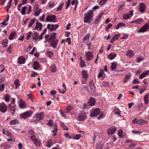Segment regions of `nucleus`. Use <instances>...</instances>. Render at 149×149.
Returning <instances> with one entry per match:
<instances>
[{
  "mask_svg": "<svg viewBox=\"0 0 149 149\" xmlns=\"http://www.w3.org/2000/svg\"><path fill=\"white\" fill-rule=\"evenodd\" d=\"M52 120L50 119L49 120L48 122L47 123V125L49 126H51L52 125Z\"/></svg>",
  "mask_w": 149,
  "mask_h": 149,
  "instance_id": "61",
  "label": "nucleus"
},
{
  "mask_svg": "<svg viewBox=\"0 0 149 149\" xmlns=\"http://www.w3.org/2000/svg\"><path fill=\"white\" fill-rule=\"evenodd\" d=\"M139 11L140 12L143 13L145 11L146 6L143 3H140L139 5Z\"/></svg>",
  "mask_w": 149,
  "mask_h": 149,
  "instance_id": "13",
  "label": "nucleus"
},
{
  "mask_svg": "<svg viewBox=\"0 0 149 149\" xmlns=\"http://www.w3.org/2000/svg\"><path fill=\"white\" fill-rule=\"evenodd\" d=\"M42 25L41 23L39 22L38 21H37L36 24L35 28L34 29H39L41 30L42 28Z\"/></svg>",
  "mask_w": 149,
  "mask_h": 149,
  "instance_id": "17",
  "label": "nucleus"
},
{
  "mask_svg": "<svg viewBox=\"0 0 149 149\" xmlns=\"http://www.w3.org/2000/svg\"><path fill=\"white\" fill-rule=\"evenodd\" d=\"M116 130V127H115L112 126L108 129L107 131L109 135L112 134L115 132Z\"/></svg>",
  "mask_w": 149,
  "mask_h": 149,
  "instance_id": "16",
  "label": "nucleus"
},
{
  "mask_svg": "<svg viewBox=\"0 0 149 149\" xmlns=\"http://www.w3.org/2000/svg\"><path fill=\"white\" fill-rule=\"evenodd\" d=\"M40 65L39 63L36 61L34 62L33 69L36 70L38 69L40 67Z\"/></svg>",
  "mask_w": 149,
  "mask_h": 149,
  "instance_id": "23",
  "label": "nucleus"
},
{
  "mask_svg": "<svg viewBox=\"0 0 149 149\" xmlns=\"http://www.w3.org/2000/svg\"><path fill=\"white\" fill-rule=\"evenodd\" d=\"M89 86L90 89L93 92H95V87L94 86V83L92 79H91L89 83Z\"/></svg>",
  "mask_w": 149,
  "mask_h": 149,
  "instance_id": "15",
  "label": "nucleus"
},
{
  "mask_svg": "<svg viewBox=\"0 0 149 149\" xmlns=\"http://www.w3.org/2000/svg\"><path fill=\"white\" fill-rule=\"evenodd\" d=\"M120 36L119 34H115L114 36L112 38L115 41L116 40L118 39V37Z\"/></svg>",
  "mask_w": 149,
  "mask_h": 149,
  "instance_id": "46",
  "label": "nucleus"
},
{
  "mask_svg": "<svg viewBox=\"0 0 149 149\" xmlns=\"http://www.w3.org/2000/svg\"><path fill=\"white\" fill-rule=\"evenodd\" d=\"M28 133L31 136L34 135V132L31 129L29 130Z\"/></svg>",
  "mask_w": 149,
  "mask_h": 149,
  "instance_id": "64",
  "label": "nucleus"
},
{
  "mask_svg": "<svg viewBox=\"0 0 149 149\" xmlns=\"http://www.w3.org/2000/svg\"><path fill=\"white\" fill-rule=\"evenodd\" d=\"M52 140L50 139L47 142V146L48 148L50 147L52 145Z\"/></svg>",
  "mask_w": 149,
  "mask_h": 149,
  "instance_id": "37",
  "label": "nucleus"
},
{
  "mask_svg": "<svg viewBox=\"0 0 149 149\" xmlns=\"http://www.w3.org/2000/svg\"><path fill=\"white\" fill-rule=\"evenodd\" d=\"M64 4V3H62L61 4H60L59 6L57 8V10L59 11L61 10Z\"/></svg>",
  "mask_w": 149,
  "mask_h": 149,
  "instance_id": "55",
  "label": "nucleus"
},
{
  "mask_svg": "<svg viewBox=\"0 0 149 149\" xmlns=\"http://www.w3.org/2000/svg\"><path fill=\"white\" fill-rule=\"evenodd\" d=\"M32 114V112L31 111H29L23 113L21 114L20 116L21 118L25 119L31 116Z\"/></svg>",
  "mask_w": 149,
  "mask_h": 149,
  "instance_id": "2",
  "label": "nucleus"
},
{
  "mask_svg": "<svg viewBox=\"0 0 149 149\" xmlns=\"http://www.w3.org/2000/svg\"><path fill=\"white\" fill-rule=\"evenodd\" d=\"M72 108L71 105H69L66 108V111L67 112V113L68 114H69V113H68V112L72 110Z\"/></svg>",
  "mask_w": 149,
  "mask_h": 149,
  "instance_id": "52",
  "label": "nucleus"
},
{
  "mask_svg": "<svg viewBox=\"0 0 149 149\" xmlns=\"http://www.w3.org/2000/svg\"><path fill=\"white\" fill-rule=\"evenodd\" d=\"M102 85L105 87H108L109 86V84L108 81H104L102 82Z\"/></svg>",
  "mask_w": 149,
  "mask_h": 149,
  "instance_id": "57",
  "label": "nucleus"
},
{
  "mask_svg": "<svg viewBox=\"0 0 149 149\" xmlns=\"http://www.w3.org/2000/svg\"><path fill=\"white\" fill-rule=\"evenodd\" d=\"M93 12L91 10H89L85 14L84 21L85 23H90L92 20Z\"/></svg>",
  "mask_w": 149,
  "mask_h": 149,
  "instance_id": "1",
  "label": "nucleus"
},
{
  "mask_svg": "<svg viewBox=\"0 0 149 149\" xmlns=\"http://www.w3.org/2000/svg\"><path fill=\"white\" fill-rule=\"evenodd\" d=\"M19 122L17 119H15L11 120L9 122V124L11 125H15L17 124H19Z\"/></svg>",
  "mask_w": 149,
  "mask_h": 149,
  "instance_id": "26",
  "label": "nucleus"
},
{
  "mask_svg": "<svg viewBox=\"0 0 149 149\" xmlns=\"http://www.w3.org/2000/svg\"><path fill=\"white\" fill-rule=\"evenodd\" d=\"M85 57L87 61H89L93 58V53L89 51L85 54Z\"/></svg>",
  "mask_w": 149,
  "mask_h": 149,
  "instance_id": "10",
  "label": "nucleus"
},
{
  "mask_svg": "<svg viewBox=\"0 0 149 149\" xmlns=\"http://www.w3.org/2000/svg\"><path fill=\"white\" fill-rule=\"evenodd\" d=\"M46 54L47 56L50 58L52 57L54 55L53 53L51 51H48L47 52Z\"/></svg>",
  "mask_w": 149,
  "mask_h": 149,
  "instance_id": "47",
  "label": "nucleus"
},
{
  "mask_svg": "<svg viewBox=\"0 0 149 149\" xmlns=\"http://www.w3.org/2000/svg\"><path fill=\"white\" fill-rule=\"evenodd\" d=\"M27 9V7L26 6H24L22 8V10L21 12V13L22 15H25L26 10Z\"/></svg>",
  "mask_w": 149,
  "mask_h": 149,
  "instance_id": "43",
  "label": "nucleus"
},
{
  "mask_svg": "<svg viewBox=\"0 0 149 149\" xmlns=\"http://www.w3.org/2000/svg\"><path fill=\"white\" fill-rule=\"evenodd\" d=\"M63 87V91H61V89H58V91L59 92L62 94H64L65 93L66 91V86L64 83H63L62 85Z\"/></svg>",
  "mask_w": 149,
  "mask_h": 149,
  "instance_id": "27",
  "label": "nucleus"
},
{
  "mask_svg": "<svg viewBox=\"0 0 149 149\" xmlns=\"http://www.w3.org/2000/svg\"><path fill=\"white\" fill-rule=\"evenodd\" d=\"M61 125L64 129L65 130H67L68 129V128L67 126L65 125L63 123H61Z\"/></svg>",
  "mask_w": 149,
  "mask_h": 149,
  "instance_id": "51",
  "label": "nucleus"
},
{
  "mask_svg": "<svg viewBox=\"0 0 149 149\" xmlns=\"http://www.w3.org/2000/svg\"><path fill=\"white\" fill-rule=\"evenodd\" d=\"M103 14L102 13L100 14L96 17L95 21V23L97 24L98 23V22L99 21L100 18L102 17V15Z\"/></svg>",
  "mask_w": 149,
  "mask_h": 149,
  "instance_id": "30",
  "label": "nucleus"
},
{
  "mask_svg": "<svg viewBox=\"0 0 149 149\" xmlns=\"http://www.w3.org/2000/svg\"><path fill=\"white\" fill-rule=\"evenodd\" d=\"M149 28V24L148 23H146L143 25L141 29L138 31L137 32L139 33H143L147 31L148 29Z\"/></svg>",
  "mask_w": 149,
  "mask_h": 149,
  "instance_id": "4",
  "label": "nucleus"
},
{
  "mask_svg": "<svg viewBox=\"0 0 149 149\" xmlns=\"http://www.w3.org/2000/svg\"><path fill=\"white\" fill-rule=\"evenodd\" d=\"M33 39L37 41L38 38V34L37 33H35L33 35H32Z\"/></svg>",
  "mask_w": 149,
  "mask_h": 149,
  "instance_id": "31",
  "label": "nucleus"
},
{
  "mask_svg": "<svg viewBox=\"0 0 149 149\" xmlns=\"http://www.w3.org/2000/svg\"><path fill=\"white\" fill-rule=\"evenodd\" d=\"M143 19L141 18H139L136 19L135 20L133 21H132L130 22L131 23H135L137 24H140L142 22H143Z\"/></svg>",
  "mask_w": 149,
  "mask_h": 149,
  "instance_id": "21",
  "label": "nucleus"
},
{
  "mask_svg": "<svg viewBox=\"0 0 149 149\" xmlns=\"http://www.w3.org/2000/svg\"><path fill=\"white\" fill-rule=\"evenodd\" d=\"M19 106L20 107L21 109L24 108L26 106L25 102L22 99L20 100Z\"/></svg>",
  "mask_w": 149,
  "mask_h": 149,
  "instance_id": "18",
  "label": "nucleus"
},
{
  "mask_svg": "<svg viewBox=\"0 0 149 149\" xmlns=\"http://www.w3.org/2000/svg\"><path fill=\"white\" fill-rule=\"evenodd\" d=\"M25 58L21 56L18 58V63L20 64H24L25 63Z\"/></svg>",
  "mask_w": 149,
  "mask_h": 149,
  "instance_id": "20",
  "label": "nucleus"
},
{
  "mask_svg": "<svg viewBox=\"0 0 149 149\" xmlns=\"http://www.w3.org/2000/svg\"><path fill=\"white\" fill-rule=\"evenodd\" d=\"M131 17V16L130 15L129 13H127L124 16L123 19L125 20H126L129 18Z\"/></svg>",
  "mask_w": 149,
  "mask_h": 149,
  "instance_id": "49",
  "label": "nucleus"
},
{
  "mask_svg": "<svg viewBox=\"0 0 149 149\" xmlns=\"http://www.w3.org/2000/svg\"><path fill=\"white\" fill-rule=\"evenodd\" d=\"M134 55L133 52L131 50H129L126 54V55L128 57H131Z\"/></svg>",
  "mask_w": 149,
  "mask_h": 149,
  "instance_id": "25",
  "label": "nucleus"
},
{
  "mask_svg": "<svg viewBox=\"0 0 149 149\" xmlns=\"http://www.w3.org/2000/svg\"><path fill=\"white\" fill-rule=\"evenodd\" d=\"M10 98L9 95H6L5 97V101L7 102H9L10 101Z\"/></svg>",
  "mask_w": 149,
  "mask_h": 149,
  "instance_id": "59",
  "label": "nucleus"
},
{
  "mask_svg": "<svg viewBox=\"0 0 149 149\" xmlns=\"http://www.w3.org/2000/svg\"><path fill=\"white\" fill-rule=\"evenodd\" d=\"M148 96L147 95H145L144 97V101L145 102V105L148 104Z\"/></svg>",
  "mask_w": 149,
  "mask_h": 149,
  "instance_id": "40",
  "label": "nucleus"
},
{
  "mask_svg": "<svg viewBox=\"0 0 149 149\" xmlns=\"http://www.w3.org/2000/svg\"><path fill=\"white\" fill-rule=\"evenodd\" d=\"M53 130L52 131V132L53 133L56 132L58 130L57 124L56 123L54 124L53 125Z\"/></svg>",
  "mask_w": 149,
  "mask_h": 149,
  "instance_id": "38",
  "label": "nucleus"
},
{
  "mask_svg": "<svg viewBox=\"0 0 149 149\" xmlns=\"http://www.w3.org/2000/svg\"><path fill=\"white\" fill-rule=\"evenodd\" d=\"M56 33H52L49 38L47 40V42H50L52 41L55 40L56 38Z\"/></svg>",
  "mask_w": 149,
  "mask_h": 149,
  "instance_id": "9",
  "label": "nucleus"
},
{
  "mask_svg": "<svg viewBox=\"0 0 149 149\" xmlns=\"http://www.w3.org/2000/svg\"><path fill=\"white\" fill-rule=\"evenodd\" d=\"M118 135L120 138H123V130L120 129L118 131Z\"/></svg>",
  "mask_w": 149,
  "mask_h": 149,
  "instance_id": "33",
  "label": "nucleus"
},
{
  "mask_svg": "<svg viewBox=\"0 0 149 149\" xmlns=\"http://www.w3.org/2000/svg\"><path fill=\"white\" fill-rule=\"evenodd\" d=\"M30 138L32 140L33 142H34L36 140V138L35 136L34 135L32 136H30Z\"/></svg>",
  "mask_w": 149,
  "mask_h": 149,
  "instance_id": "62",
  "label": "nucleus"
},
{
  "mask_svg": "<svg viewBox=\"0 0 149 149\" xmlns=\"http://www.w3.org/2000/svg\"><path fill=\"white\" fill-rule=\"evenodd\" d=\"M10 148V146L8 144H5L3 146V149H8Z\"/></svg>",
  "mask_w": 149,
  "mask_h": 149,
  "instance_id": "63",
  "label": "nucleus"
},
{
  "mask_svg": "<svg viewBox=\"0 0 149 149\" xmlns=\"http://www.w3.org/2000/svg\"><path fill=\"white\" fill-rule=\"evenodd\" d=\"M58 42V40L56 39L55 40L52 41L51 43V45L54 49L56 48Z\"/></svg>",
  "mask_w": 149,
  "mask_h": 149,
  "instance_id": "19",
  "label": "nucleus"
},
{
  "mask_svg": "<svg viewBox=\"0 0 149 149\" xmlns=\"http://www.w3.org/2000/svg\"><path fill=\"white\" fill-rule=\"evenodd\" d=\"M12 45L11 44L10 45L8 48L6 50V52L9 54H10L12 53V52L11 51V49L12 48Z\"/></svg>",
  "mask_w": 149,
  "mask_h": 149,
  "instance_id": "45",
  "label": "nucleus"
},
{
  "mask_svg": "<svg viewBox=\"0 0 149 149\" xmlns=\"http://www.w3.org/2000/svg\"><path fill=\"white\" fill-rule=\"evenodd\" d=\"M8 43V40L7 39H6L3 40L1 42V44L3 45V47H6L7 45H6Z\"/></svg>",
  "mask_w": 149,
  "mask_h": 149,
  "instance_id": "34",
  "label": "nucleus"
},
{
  "mask_svg": "<svg viewBox=\"0 0 149 149\" xmlns=\"http://www.w3.org/2000/svg\"><path fill=\"white\" fill-rule=\"evenodd\" d=\"M146 76L144 74L143 72L139 76V78L140 79H142L145 77Z\"/></svg>",
  "mask_w": 149,
  "mask_h": 149,
  "instance_id": "60",
  "label": "nucleus"
},
{
  "mask_svg": "<svg viewBox=\"0 0 149 149\" xmlns=\"http://www.w3.org/2000/svg\"><path fill=\"white\" fill-rule=\"evenodd\" d=\"M95 100L93 97H91L88 102V104L91 106H94L95 105Z\"/></svg>",
  "mask_w": 149,
  "mask_h": 149,
  "instance_id": "14",
  "label": "nucleus"
},
{
  "mask_svg": "<svg viewBox=\"0 0 149 149\" xmlns=\"http://www.w3.org/2000/svg\"><path fill=\"white\" fill-rule=\"evenodd\" d=\"M56 20V16L55 15H48L47 17L46 21L47 22H55Z\"/></svg>",
  "mask_w": 149,
  "mask_h": 149,
  "instance_id": "5",
  "label": "nucleus"
},
{
  "mask_svg": "<svg viewBox=\"0 0 149 149\" xmlns=\"http://www.w3.org/2000/svg\"><path fill=\"white\" fill-rule=\"evenodd\" d=\"M36 21V19H31L30 22L29 23L28 25V27L29 28L31 27V26L33 24V23H34Z\"/></svg>",
  "mask_w": 149,
  "mask_h": 149,
  "instance_id": "42",
  "label": "nucleus"
},
{
  "mask_svg": "<svg viewBox=\"0 0 149 149\" xmlns=\"http://www.w3.org/2000/svg\"><path fill=\"white\" fill-rule=\"evenodd\" d=\"M86 117V113L84 111H82L81 113L79 115V116L78 118V120L79 121H81L84 120Z\"/></svg>",
  "mask_w": 149,
  "mask_h": 149,
  "instance_id": "11",
  "label": "nucleus"
},
{
  "mask_svg": "<svg viewBox=\"0 0 149 149\" xmlns=\"http://www.w3.org/2000/svg\"><path fill=\"white\" fill-rule=\"evenodd\" d=\"M117 67L116 64L115 63L112 62L111 64V68L112 70H113Z\"/></svg>",
  "mask_w": 149,
  "mask_h": 149,
  "instance_id": "39",
  "label": "nucleus"
},
{
  "mask_svg": "<svg viewBox=\"0 0 149 149\" xmlns=\"http://www.w3.org/2000/svg\"><path fill=\"white\" fill-rule=\"evenodd\" d=\"M7 106L4 103H0V111L2 113L5 112L7 111Z\"/></svg>",
  "mask_w": 149,
  "mask_h": 149,
  "instance_id": "8",
  "label": "nucleus"
},
{
  "mask_svg": "<svg viewBox=\"0 0 149 149\" xmlns=\"http://www.w3.org/2000/svg\"><path fill=\"white\" fill-rule=\"evenodd\" d=\"M87 72L86 70H83L82 71L81 75L82 77L84 79H87L88 76V74H87Z\"/></svg>",
  "mask_w": 149,
  "mask_h": 149,
  "instance_id": "24",
  "label": "nucleus"
},
{
  "mask_svg": "<svg viewBox=\"0 0 149 149\" xmlns=\"http://www.w3.org/2000/svg\"><path fill=\"white\" fill-rule=\"evenodd\" d=\"M48 7L50 8L54 5V3L53 1H50L48 3Z\"/></svg>",
  "mask_w": 149,
  "mask_h": 149,
  "instance_id": "54",
  "label": "nucleus"
},
{
  "mask_svg": "<svg viewBox=\"0 0 149 149\" xmlns=\"http://www.w3.org/2000/svg\"><path fill=\"white\" fill-rule=\"evenodd\" d=\"M116 55V54L113 53H111L108 55V56L109 57L110 59L112 60L115 57Z\"/></svg>",
  "mask_w": 149,
  "mask_h": 149,
  "instance_id": "35",
  "label": "nucleus"
},
{
  "mask_svg": "<svg viewBox=\"0 0 149 149\" xmlns=\"http://www.w3.org/2000/svg\"><path fill=\"white\" fill-rule=\"evenodd\" d=\"M90 35L89 33H88L87 34L86 36H85L84 38L83 39V41L84 42H85L86 41H88L89 39V37Z\"/></svg>",
  "mask_w": 149,
  "mask_h": 149,
  "instance_id": "41",
  "label": "nucleus"
},
{
  "mask_svg": "<svg viewBox=\"0 0 149 149\" xmlns=\"http://www.w3.org/2000/svg\"><path fill=\"white\" fill-rule=\"evenodd\" d=\"M33 143L37 146H40L41 144V143L40 141L36 139Z\"/></svg>",
  "mask_w": 149,
  "mask_h": 149,
  "instance_id": "32",
  "label": "nucleus"
},
{
  "mask_svg": "<svg viewBox=\"0 0 149 149\" xmlns=\"http://www.w3.org/2000/svg\"><path fill=\"white\" fill-rule=\"evenodd\" d=\"M16 35V32L15 31L14 32H12L10 33V35L9 36V39L10 40H11L13 39V37L15 36Z\"/></svg>",
  "mask_w": 149,
  "mask_h": 149,
  "instance_id": "29",
  "label": "nucleus"
},
{
  "mask_svg": "<svg viewBox=\"0 0 149 149\" xmlns=\"http://www.w3.org/2000/svg\"><path fill=\"white\" fill-rule=\"evenodd\" d=\"M33 8L34 10L33 15L36 17H38L42 12V9L40 8L38 6H36Z\"/></svg>",
  "mask_w": 149,
  "mask_h": 149,
  "instance_id": "3",
  "label": "nucleus"
},
{
  "mask_svg": "<svg viewBox=\"0 0 149 149\" xmlns=\"http://www.w3.org/2000/svg\"><path fill=\"white\" fill-rule=\"evenodd\" d=\"M58 26V24L51 25L49 24L47 25V28L50 31H52L56 30Z\"/></svg>",
  "mask_w": 149,
  "mask_h": 149,
  "instance_id": "6",
  "label": "nucleus"
},
{
  "mask_svg": "<svg viewBox=\"0 0 149 149\" xmlns=\"http://www.w3.org/2000/svg\"><path fill=\"white\" fill-rule=\"evenodd\" d=\"M14 83L15 85V88L16 89H17L20 85L19 80L17 79L15 80Z\"/></svg>",
  "mask_w": 149,
  "mask_h": 149,
  "instance_id": "28",
  "label": "nucleus"
},
{
  "mask_svg": "<svg viewBox=\"0 0 149 149\" xmlns=\"http://www.w3.org/2000/svg\"><path fill=\"white\" fill-rule=\"evenodd\" d=\"M5 85L4 84H1L0 85V92L3 91Z\"/></svg>",
  "mask_w": 149,
  "mask_h": 149,
  "instance_id": "50",
  "label": "nucleus"
},
{
  "mask_svg": "<svg viewBox=\"0 0 149 149\" xmlns=\"http://www.w3.org/2000/svg\"><path fill=\"white\" fill-rule=\"evenodd\" d=\"M50 70L51 72L55 73L57 71L56 67L55 64H53L50 67Z\"/></svg>",
  "mask_w": 149,
  "mask_h": 149,
  "instance_id": "22",
  "label": "nucleus"
},
{
  "mask_svg": "<svg viewBox=\"0 0 149 149\" xmlns=\"http://www.w3.org/2000/svg\"><path fill=\"white\" fill-rule=\"evenodd\" d=\"M32 34L31 31H29L28 33L27 37L26 38V39L27 40H28L31 37V36Z\"/></svg>",
  "mask_w": 149,
  "mask_h": 149,
  "instance_id": "56",
  "label": "nucleus"
},
{
  "mask_svg": "<svg viewBox=\"0 0 149 149\" xmlns=\"http://www.w3.org/2000/svg\"><path fill=\"white\" fill-rule=\"evenodd\" d=\"M113 111L115 114L116 115L119 114V113H120V110L117 107H115L114 108Z\"/></svg>",
  "mask_w": 149,
  "mask_h": 149,
  "instance_id": "36",
  "label": "nucleus"
},
{
  "mask_svg": "<svg viewBox=\"0 0 149 149\" xmlns=\"http://www.w3.org/2000/svg\"><path fill=\"white\" fill-rule=\"evenodd\" d=\"M81 135L80 134H77L74 136L73 138L74 139L78 140L81 137Z\"/></svg>",
  "mask_w": 149,
  "mask_h": 149,
  "instance_id": "53",
  "label": "nucleus"
},
{
  "mask_svg": "<svg viewBox=\"0 0 149 149\" xmlns=\"http://www.w3.org/2000/svg\"><path fill=\"white\" fill-rule=\"evenodd\" d=\"M100 112V109L98 108H96L95 110L92 111L90 113V115L91 117L97 116L99 114Z\"/></svg>",
  "mask_w": 149,
  "mask_h": 149,
  "instance_id": "7",
  "label": "nucleus"
},
{
  "mask_svg": "<svg viewBox=\"0 0 149 149\" xmlns=\"http://www.w3.org/2000/svg\"><path fill=\"white\" fill-rule=\"evenodd\" d=\"M142 124H148V123L147 121H145L144 120L141 119L139 120V123Z\"/></svg>",
  "mask_w": 149,
  "mask_h": 149,
  "instance_id": "48",
  "label": "nucleus"
},
{
  "mask_svg": "<svg viewBox=\"0 0 149 149\" xmlns=\"http://www.w3.org/2000/svg\"><path fill=\"white\" fill-rule=\"evenodd\" d=\"M108 0H100V4L101 5H103Z\"/></svg>",
  "mask_w": 149,
  "mask_h": 149,
  "instance_id": "58",
  "label": "nucleus"
},
{
  "mask_svg": "<svg viewBox=\"0 0 149 149\" xmlns=\"http://www.w3.org/2000/svg\"><path fill=\"white\" fill-rule=\"evenodd\" d=\"M130 76L129 75H127L125 76V79L123 81L124 83L127 82L130 79Z\"/></svg>",
  "mask_w": 149,
  "mask_h": 149,
  "instance_id": "44",
  "label": "nucleus"
},
{
  "mask_svg": "<svg viewBox=\"0 0 149 149\" xmlns=\"http://www.w3.org/2000/svg\"><path fill=\"white\" fill-rule=\"evenodd\" d=\"M35 117V119L37 121L42 120L44 117V113L43 112H41L39 114H36Z\"/></svg>",
  "mask_w": 149,
  "mask_h": 149,
  "instance_id": "12",
  "label": "nucleus"
}]
</instances>
